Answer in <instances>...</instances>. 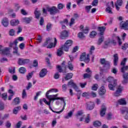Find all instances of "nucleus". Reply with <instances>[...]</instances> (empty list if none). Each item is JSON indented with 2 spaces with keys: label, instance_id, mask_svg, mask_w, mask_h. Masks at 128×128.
<instances>
[{
  "label": "nucleus",
  "instance_id": "nucleus-1",
  "mask_svg": "<svg viewBox=\"0 0 128 128\" xmlns=\"http://www.w3.org/2000/svg\"><path fill=\"white\" fill-rule=\"evenodd\" d=\"M72 44H74V42H72V40H67L64 45L62 46L58 50V56H62L64 54V51H62V50H64V52H68V50H70V47L72 46Z\"/></svg>",
  "mask_w": 128,
  "mask_h": 128
},
{
  "label": "nucleus",
  "instance_id": "nucleus-2",
  "mask_svg": "<svg viewBox=\"0 0 128 128\" xmlns=\"http://www.w3.org/2000/svg\"><path fill=\"white\" fill-rule=\"evenodd\" d=\"M58 92V90L55 88H52L49 90H48L46 94V96L47 98H56V100H63L64 104V98H58V94H54V95H49L50 92ZM58 98V99H56Z\"/></svg>",
  "mask_w": 128,
  "mask_h": 128
},
{
  "label": "nucleus",
  "instance_id": "nucleus-3",
  "mask_svg": "<svg viewBox=\"0 0 128 128\" xmlns=\"http://www.w3.org/2000/svg\"><path fill=\"white\" fill-rule=\"evenodd\" d=\"M108 82L110 84L108 85V88L110 90H114L116 86H118L116 80H115L112 76H110L107 78Z\"/></svg>",
  "mask_w": 128,
  "mask_h": 128
},
{
  "label": "nucleus",
  "instance_id": "nucleus-4",
  "mask_svg": "<svg viewBox=\"0 0 128 128\" xmlns=\"http://www.w3.org/2000/svg\"><path fill=\"white\" fill-rule=\"evenodd\" d=\"M80 60L81 62H84L86 64H88L90 60V54H88L86 56V52L82 53L80 56Z\"/></svg>",
  "mask_w": 128,
  "mask_h": 128
},
{
  "label": "nucleus",
  "instance_id": "nucleus-5",
  "mask_svg": "<svg viewBox=\"0 0 128 128\" xmlns=\"http://www.w3.org/2000/svg\"><path fill=\"white\" fill-rule=\"evenodd\" d=\"M100 64L103 66V68L105 70H108L110 68V62L106 60V58H101Z\"/></svg>",
  "mask_w": 128,
  "mask_h": 128
},
{
  "label": "nucleus",
  "instance_id": "nucleus-6",
  "mask_svg": "<svg viewBox=\"0 0 128 128\" xmlns=\"http://www.w3.org/2000/svg\"><path fill=\"white\" fill-rule=\"evenodd\" d=\"M47 10L48 12H50V14H51V16H54V14L60 12V10H58V9L54 6H53L51 8H48Z\"/></svg>",
  "mask_w": 128,
  "mask_h": 128
},
{
  "label": "nucleus",
  "instance_id": "nucleus-7",
  "mask_svg": "<svg viewBox=\"0 0 128 128\" xmlns=\"http://www.w3.org/2000/svg\"><path fill=\"white\" fill-rule=\"evenodd\" d=\"M28 62H30V59H24L22 58L18 59V64L19 66H24V64H26Z\"/></svg>",
  "mask_w": 128,
  "mask_h": 128
},
{
  "label": "nucleus",
  "instance_id": "nucleus-8",
  "mask_svg": "<svg viewBox=\"0 0 128 128\" xmlns=\"http://www.w3.org/2000/svg\"><path fill=\"white\" fill-rule=\"evenodd\" d=\"M72 86V88L75 90L76 92H80V89H78V85H76V83L74 82V80H70L68 82V86Z\"/></svg>",
  "mask_w": 128,
  "mask_h": 128
},
{
  "label": "nucleus",
  "instance_id": "nucleus-9",
  "mask_svg": "<svg viewBox=\"0 0 128 128\" xmlns=\"http://www.w3.org/2000/svg\"><path fill=\"white\" fill-rule=\"evenodd\" d=\"M120 28L122 30H128V20L126 22L122 21L120 23Z\"/></svg>",
  "mask_w": 128,
  "mask_h": 128
},
{
  "label": "nucleus",
  "instance_id": "nucleus-10",
  "mask_svg": "<svg viewBox=\"0 0 128 128\" xmlns=\"http://www.w3.org/2000/svg\"><path fill=\"white\" fill-rule=\"evenodd\" d=\"M67 38H68V32L66 30H64L61 32L60 35V38H61V40H66Z\"/></svg>",
  "mask_w": 128,
  "mask_h": 128
},
{
  "label": "nucleus",
  "instance_id": "nucleus-11",
  "mask_svg": "<svg viewBox=\"0 0 128 128\" xmlns=\"http://www.w3.org/2000/svg\"><path fill=\"white\" fill-rule=\"evenodd\" d=\"M122 90H124V86L119 85L118 86L117 90H116L114 96H120V94H122Z\"/></svg>",
  "mask_w": 128,
  "mask_h": 128
},
{
  "label": "nucleus",
  "instance_id": "nucleus-12",
  "mask_svg": "<svg viewBox=\"0 0 128 128\" xmlns=\"http://www.w3.org/2000/svg\"><path fill=\"white\" fill-rule=\"evenodd\" d=\"M123 80L122 82V84H128V72L123 73Z\"/></svg>",
  "mask_w": 128,
  "mask_h": 128
},
{
  "label": "nucleus",
  "instance_id": "nucleus-13",
  "mask_svg": "<svg viewBox=\"0 0 128 128\" xmlns=\"http://www.w3.org/2000/svg\"><path fill=\"white\" fill-rule=\"evenodd\" d=\"M86 109L88 110H92L94 108V102H88L86 103Z\"/></svg>",
  "mask_w": 128,
  "mask_h": 128
},
{
  "label": "nucleus",
  "instance_id": "nucleus-14",
  "mask_svg": "<svg viewBox=\"0 0 128 128\" xmlns=\"http://www.w3.org/2000/svg\"><path fill=\"white\" fill-rule=\"evenodd\" d=\"M76 116L78 118V116H82L80 118V121L82 122V120H84V111H82V110L78 111L77 112V114H76Z\"/></svg>",
  "mask_w": 128,
  "mask_h": 128
},
{
  "label": "nucleus",
  "instance_id": "nucleus-15",
  "mask_svg": "<svg viewBox=\"0 0 128 128\" xmlns=\"http://www.w3.org/2000/svg\"><path fill=\"white\" fill-rule=\"evenodd\" d=\"M48 74V70L43 68L40 72L39 76L40 78H44L45 76Z\"/></svg>",
  "mask_w": 128,
  "mask_h": 128
},
{
  "label": "nucleus",
  "instance_id": "nucleus-16",
  "mask_svg": "<svg viewBox=\"0 0 128 128\" xmlns=\"http://www.w3.org/2000/svg\"><path fill=\"white\" fill-rule=\"evenodd\" d=\"M122 6V0H117L115 3V6L117 10H120V6Z\"/></svg>",
  "mask_w": 128,
  "mask_h": 128
},
{
  "label": "nucleus",
  "instance_id": "nucleus-17",
  "mask_svg": "<svg viewBox=\"0 0 128 128\" xmlns=\"http://www.w3.org/2000/svg\"><path fill=\"white\" fill-rule=\"evenodd\" d=\"M18 39L14 40V41L10 43L9 46L10 48H17L18 44Z\"/></svg>",
  "mask_w": 128,
  "mask_h": 128
},
{
  "label": "nucleus",
  "instance_id": "nucleus-18",
  "mask_svg": "<svg viewBox=\"0 0 128 128\" xmlns=\"http://www.w3.org/2000/svg\"><path fill=\"white\" fill-rule=\"evenodd\" d=\"M58 42V40H56V38H54V43L50 42V44H48L47 46V48H55L56 46V44Z\"/></svg>",
  "mask_w": 128,
  "mask_h": 128
},
{
  "label": "nucleus",
  "instance_id": "nucleus-19",
  "mask_svg": "<svg viewBox=\"0 0 128 128\" xmlns=\"http://www.w3.org/2000/svg\"><path fill=\"white\" fill-rule=\"evenodd\" d=\"M2 24L4 28H6L8 26V20L7 18L4 17L2 20Z\"/></svg>",
  "mask_w": 128,
  "mask_h": 128
},
{
  "label": "nucleus",
  "instance_id": "nucleus-20",
  "mask_svg": "<svg viewBox=\"0 0 128 128\" xmlns=\"http://www.w3.org/2000/svg\"><path fill=\"white\" fill-rule=\"evenodd\" d=\"M122 114H125V116H124V119L128 120V108H125L122 110Z\"/></svg>",
  "mask_w": 128,
  "mask_h": 128
},
{
  "label": "nucleus",
  "instance_id": "nucleus-21",
  "mask_svg": "<svg viewBox=\"0 0 128 128\" xmlns=\"http://www.w3.org/2000/svg\"><path fill=\"white\" fill-rule=\"evenodd\" d=\"M106 30V26H103L101 27H98V32H100L99 36H104V33Z\"/></svg>",
  "mask_w": 128,
  "mask_h": 128
},
{
  "label": "nucleus",
  "instance_id": "nucleus-22",
  "mask_svg": "<svg viewBox=\"0 0 128 128\" xmlns=\"http://www.w3.org/2000/svg\"><path fill=\"white\" fill-rule=\"evenodd\" d=\"M106 88H104V86H102L100 88V90L98 92V94L100 96H104L106 94Z\"/></svg>",
  "mask_w": 128,
  "mask_h": 128
},
{
  "label": "nucleus",
  "instance_id": "nucleus-23",
  "mask_svg": "<svg viewBox=\"0 0 128 128\" xmlns=\"http://www.w3.org/2000/svg\"><path fill=\"white\" fill-rule=\"evenodd\" d=\"M10 49L9 48H5L4 50H2V54L5 56H10Z\"/></svg>",
  "mask_w": 128,
  "mask_h": 128
},
{
  "label": "nucleus",
  "instance_id": "nucleus-24",
  "mask_svg": "<svg viewBox=\"0 0 128 128\" xmlns=\"http://www.w3.org/2000/svg\"><path fill=\"white\" fill-rule=\"evenodd\" d=\"M20 24V20H12L10 22V24L12 26H18Z\"/></svg>",
  "mask_w": 128,
  "mask_h": 128
},
{
  "label": "nucleus",
  "instance_id": "nucleus-25",
  "mask_svg": "<svg viewBox=\"0 0 128 128\" xmlns=\"http://www.w3.org/2000/svg\"><path fill=\"white\" fill-rule=\"evenodd\" d=\"M114 59V64L115 66H118V54H116L113 56Z\"/></svg>",
  "mask_w": 128,
  "mask_h": 128
},
{
  "label": "nucleus",
  "instance_id": "nucleus-26",
  "mask_svg": "<svg viewBox=\"0 0 128 128\" xmlns=\"http://www.w3.org/2000/svg\"><path fill=\"white\" fill-rule=\"evenodd\" d=\"M48 100H50L49 102H48V100H46V98H43V102H44L46 104H48V106H50V102H53L54 100H58V98H48Z\"/></svg>",
  "mask_w": 128,
  "mask_h": 128
},
{
  "label": "nucleus",
  "instance_id": "nucleus-27",
  "mask_svg": "<svg viewBox=\"0 0 128 128\" xmlns=\"http://www.w3.org/2000/svg\"><path fill=\"white\" fill-rule=\"evenodd\" d=\"M106 107L104 105H102V108L100 112V114L101 116H104L106 114Z\"/></svg>",
  "mask_w": 128,
  "mask_h": 128
},
{
  "label": "nucleus",
  "instance_id": "nucleus-28",
  "mask_svg": "<svg viewBox=\"0 0 128 128\" xmlns=\"http://www.w3.org/2000/svg\"><path fill=\"white\" fill-rule=\"evenodd\" d=\"M20 110H22V107L20 106L14 107L13 109L12 112L14 114H18V112Z\"/></svg>",
  "mask_w": 128,
  "mask_h": 128
},
{
  "label": "nucleus",
  "instance_id": "nucleus-29",
  "mask_svg": "<svg viewBox=\"0 0 128 128\" xmlns=\"http://www.w3.org/2000/svg\"><path fill=\"white\" fill-rule=\"evenodd\" d=\"M23 20L25 24H30V22L32 20V17L24 18Z\"/></svg>",
  "mask_w": 128,
  "mask_h": 128
},
{
  "label": "nucleus",
  "instance_id": "nucleus-30",
  "mask_svg": "<svg viewBox=\"0 0 128 128\" xmlns=\"http://www.w3.org/2000/svg\"><path fill=\"white\" fill-rule=\"evenodd\" d=\"M118 103L120 106H126V100L124 98H121L118 100Z\"/></svg>",
  "mask_w": 128,
  "mask_h": 128
},
{
  "label": "nucleus",
  "instance_id": "nucleus-31",
  "mask_svg": "<svg viewBox=\"0 0 128 128\" xmlns=\"http://www.w3.org/2000/svg\"><path fill=\"white\" fill-rule=\"evenodd\" d=\"M74 76V74L70 72L66 74V76H65V80H70V78H72V76Z\"/></svg>",
  "mask_w": 128,
  "mask_h": 128
},
{
  "label": "nucleus",
  "instance_id": "nucleus-32",
  "mask_svg": "<svg viewBox=\"0 0 128 128\" xmlns=\"http://www.w3.org/2000/svg\"><path fill=\"white\" fill-rule=\"evenodd\" d=\"M52 38H47L46 42L42 45V46H48V44L50 42H52Z\"/></svg>",
  "mask_w": 128,
  "mask_h": 128
},
{
  "label": "nucleus",
  "instance_id": "nucleus-33",
  "mask_svg": "<svg viewBox=\"0 0 128 128\" xmlns=\"http://www.w3.org/2000/svg\"><path fill=\"white\" fill-rule=\"evenodd\" d=\"M104 36H100L98 40V46H100V44H102V42H104Z\"/></svg>",
  "mask_w": 128,
  "mask_h": 128
},
{
  "label": "nucleus",
  "instance_id": "nucleus-34",
  "mask_svg": "<svg viewBox=\"0 0 128 128\" xmlns=\"http://www.w3.org/2000/svg\"><path fill=\"white\" fill-rule=\"evenodd\" d=\"M34 14H35L36 18H37V20H38V18H40V11L36 9V10L34 12Z\"/></svg>",
  "mask_w": 128,
  "mask_h": 128
},
{
  "label": "nucleus",
  "instance_id": "nucleus-35",
  "mask_svg": "<svg viewBox=\"0 0 128 128\" xmlns=\"http://www.w3.org/2000/svg\"><path fill=\"white\" fill-rule=\"evenodd\" d=\"M18 71L20 74H24L26 72V70L24 67H21L19 68Z\"/></svg>",
  "mask_w": 128,
  "mask_h": 128
},
{
  "label": "nucleus",
  "instance_id": "nucleus-36",
  "mask_svg": "<svg viewBox=\"0 0 128 128\" xmlns=\"http://www.w3.org/2000/svg\"><path fill=\"white\" fill-rule=\"evenodd\" d=\"M93 124L95 128H98L102 126V122L98 120H96L94 122Z\"/></svg>",
  "mask_w": 128,
  "mask_h": 128
},
{
  "label": "nucleus",
  "instance_id": "nucleus-37",
  "mask_svg": "<svg viewBox=\"0 0 128 128\" xmlns=\"http://www.w3.org/2000/svg\"><path fill=\"white\" fill-rule=\"evenodd\" d=\"M68 68L70 70H74V65L70 61L68 62Z\"/></svg>",
  "mask_w": 128,
  "mask_h": 128
},
{
  "label": "nucleus",
  "instance_id": "nucleus-38",
  "mask_svg": "<svg viewBox=\"0 0 128 128\" xmlns=\"http://www.w3.org/2000/svg\"><path fill=\"white\" fill-rule=\"evenodd\" d=\"M126 70H128V66H123L120 70L121 72H122V74L126 73Z\"/></svg>",
  "mask_w": 128,
  "mask_h": 128
},
{
  "label": "nucleus",
  "instance_id": "nucleus-39",
  "mask_svg": "<svg viewBox=\"0 0 128 128\" xmlns=\"http://www.w3.org/2000/svg\"><path fill=\"white\" fill-rule=\"evenodd\" d=\"M96 36V31H92L90 34V38H94V36Z\"/></svg>",
  "mask_w": 128,
  "mask_h": 128
},
{
  "label": "nucleus",
  "instance_id": "nucleus-40",
  "mask_svg": "<svg viewBox=\"0 0 128 128\" xmlns=\"http://www.w3.org/2000/svg\"><path fill=\"white\" fill-rule=\"evenodd\" d=\"M56 68L58 69V72H65V73L66 72V70L64 71V70H62V68L60 65H58L57 66Z\"/></svg>",
  "mask_w": 128,
  "mask_h": 128
},
{
  "label": "nucleus",
  "instance_id": "nucleus-41",
  "mask_svg": "<svg viewBox=\"0 0 128 128\" xmlns=\"http://www.w3.org/2000/svg\"><path fill=\"white\" fill-rule=\"evenodd\" d=\"M72 111H70L68 114V115L64 116V118H66V120H68L70 118H72L73 114Z\"/></svg>",
  "mask_w": 128,
  "mask_h": 128
},
{
  "label": "nucleus",
  "instance_id": "nucleus-42",
  "mask_svg": "<svg viewBox=\"0 0 128 128\" xmlns=\"http://www.w3.org/2000/svg\"><path fill=\"white\" fill-rule=\"evenodd\" d=\"M66 106V102H64V107L60 111L56 112V111L52 110V112H55V114H60V112H64V108Z\"/></svg>",
  "mask_w": 128,
  "mask_h": 128
},
{
  "label": "nucleus",
  "instance_id": "nucleus-43",
  "mask_svg": "<svg viewBox=\"0 0 128 128\" xmlns=\"http://www.w3.org/2000/svg\"><path fill=\"white\" fill-rule=\"evenodd\" d=\"M66 106V102H64V107L60 111L56 112V111L52 110V112H55V114H60V112H64V108Z\"/></svg>",
  "mask_w": 128,
  "mask_h": 128
},
{
  "label": "nucleus",
  "instance_id": "nucleus-44",
  "mask_svg": "<svg viewBox=\"0 0 128 128\" xmlns=\"http://www.w3.org/2000/svg\"><path fill=\"white\" fill-rule=\"evenodd\" d=\"M52 24L50 23H48L46 26V30L50 32L52 30Z\"/></svg>",
  "mask_w": 128,
  "mask_h": 128
},
{
  "label": "nucleus",
  "instance_id": "nucleus-45",
  "mask_svg": "<svg viewBox=\"0 0 128 128\" xmlns=\"http://www.w3.org/2000/svg\"><path fill=\"white\" fill-rule=\"evenodd\" d=\"M32 76H34V72L28 73V75L26 76L28 80H30L32 78Z\"/></svg>",
  "mask_w": 128,
  "mask_h": 128
},
{
  "label": "nucleus",
  "instance_id": "nucleus-46",
  "mask_svg": "<svg viewBox=\"0 0 128 128\" xmlns=\"http://www.w3.org/2000/svg\"><path fill=\"white\" fill-rule=\"evenodd\" d=\"M83 76L84 78H90L92 77V73L84 74Z\"/></svg>",
  "mask_w": 128,
  "mask_h": 128
},
{
  "label": "nucleus",
  "instance_id": "nucleus-47",
  "mask_svg": "<svg viewBox=\"0 0 128 128\" xmlns=\"http://www.w3.org/2000/svg\"><path fill=\"white\" fill-rule=\"evenodd\" d=\"M112 9L110 7V6H108V7H107L106 9V12H108V14H112Z\"/></svg>",
  "mask_w": 128,
  "mask_h": 128
},
{
  "label": "nucleus",
  "instance_id": "nucleus-48",
  "mask_svg": "<svg viewBox=\"0 0 128 128\" xmlns=\"http://www.w3.org/2000/svg\"><path fill=\"white\" fill-rule=\"evenodd\" d=\"M78 36L80 38H81L82 40V38H86L84 34V33H82V32H80L78 34Z\"/></svg>",
  "mask_w": 128,
  "mask_h": 128
},
{
  "label": "nucleus",
  "instance_id": "nucleus-49",
  "mask_svg": "<svg viewBox=\"0 0 128 128\" xmlns=\"http://www.w3.org/2000/svg\"><path fill=\"white\" fill-rule=\"evenodd\" d=\"M98 4V0H94L92 3V5L93 6H96Z\"/></svg>",
  "mask_w": 128,
  "mask_h": 128
},
{
  "label": "nucleus",
  "instance_id": "nucleus-50",
  "mask_svg": "<svg viewBox=\"0 0 128 128\" xmlns=\"http://www.w3.org/2000/svg\"><path fill=\"white\" fill-rule=\"evenodd\" d=\"M46 60L47 64H48V66L50 68H52V65H50V59L48 58H46Z\"/></svg>",
  "mask_w": 128,
  "mask_h": 128
},
{
  "label": "nucleus",
  "instance_id": "nucleus-51",
  "mask_svg": "<svg viewBox=\"0 0 128 128\" xmlns=\"http://www.w3.org/2000/svg\"><path fill=\"white\" fill-rule=\"evenodd\" d=\"M13 50H14V51H13V54H16V56H20V53H18V47H17V48H14Z\"/></svg>",
  "mask_w": 128,
  "mask_h": 128
},
{
  "label": "nucleus",
  "instance_id": "nucleus-52",
  "mask_svg": "<svg viewBox=\"0 0 128 128\" xmlns=\"http://www.w3.org/2000/svg\"><path fill=\"white\" fill-rule=\"evenodd\" d=\"M128 58H124L122 62H121L120 65L123 66H126V62Z\"/></svg>",
  "mask_w": 128,
  "mask_h": 128
},
{
  "label": "nucleus",
  "instance_id": "nucleus-53",
  "mask_svg": "<svg viewBox=\"0 0 128 128\" xmlns=\"http://www.w3.org/2000/svg\"><path fill=\"white\" fill-rule=\"evenodd\" d=\"M38 66V60H34L33 62L34 68H36Z\"/></svg>",
  "mask_w": 128,
  "mask_h": 128
},
{
  "label": "nucleus",
  "instance_id": "nucleus-54",
  "mask_svg": "<svg viewBox=\"0 0 128 128\" xmlns=\"http://www.w3.org/2000/svg\"><path fill=\"white\" fill-rule=\"evenodd\" d=\"M14 102L15 104H20V98L16 97L14 100Z\"/></svg>",
  "mask_w": 128,
  "mask_h": 128
},
{
  "label": "nucleus",
  "instance_id": "nucleus-55",
  "mask_svg": "<svg viewBox=\"0 0 128 128\" xmlns=\"http://www.w3.org/2000/svg\"><path fill=\"white\" fill-rule=\"evenodd\" d=\"M1 96H2V100H6V98H8V94L7 93H4L1 94Z\"/></svg>",
  "mask_w": 128,
  "mask_h": 128
},
{
  "label": "nucleus",
  "instance_id": "nucleus-56",
  "mask_svg": "<svg viewBox=\"0 0 128 128\" xmlns=\"http://www.w3.org/2000/svg\"><path fill=\"white\" fill-rule=\"evenodd\" d=\"M41 93L42 91H39L36 93V96L34 97V100H38V96H40Z\"/></svg>",
  "mask_w": 128,
  "mask_h": 128
},
{
  "label": "nucleus",
  "instance_id": "nucleus-57",
  "mask_svg": "<svg viewBox=\"0 0 128 128\" xmlns=\"http://www.w3.org/2000/svg\"><path fill=\"white\" fill-rule=\"evenodd\" d=\"M6 128H10L12 126V123L8 120L6 121V124H5Z\"/></svg>",
  "mask_w": 128,
  "mask_h": 128
},
{
  "label": "nucleus",
  "instance_id": "nucleus-58",
  "mask_svg": "<svg viewBox=\"0 0 128 128\" xmlns=\"http://www.w3.org/2000/svg\"><path fill=\"white\" fill-rule=\"evenodd\" d=\"M44 17H40V25L41 26H44Z\"/></svg>",
  "mask_w": 128,
  "mask_h": 128
},
{
  "label": "nucleus",
  "instance_id": "nucleus-59",
  "mask_svg": "<svg viewBox=\"0 0 128 128\" xmlns=\"http://www.w3.org/2000/svg\"><path fill=\"white\" fill-rule=\"evenodd\" d=\"M110 44V40L106 41L104 42V48H108V46Z\"/></svg>",
  "mask_w": 128,
  "mask_h": 128
},
{
  "label": "nucleus",
  "instance_id": "nucleus-60",
  "mask_svg": "<svg viewBox=\"0 0 128 128\" xmlns=\"http://www.w3.org/2000/svg\"><path fill=\"white\" fill-rule=\"evenodd\" d=\"M128 48V44L125 43L123 46H122V49L124 50H126V48Z\"/></svg>",
  "mask_w": 128,
  "mask_h": 128
},
{
  "label": "nucleus",
  "instance_id": "nucleus-61",
  "mask_svg": "<svg viewBox=\"0 0 128 128\" xmlns=\"http://www.w3.org/2000/svg\"><path fill=\"white\" fill-rule=\"evenodd\" d=\"M26 98V90L24 89L22 90V98Z\"/></svg>",
  "mask_w": 128,
  "mask_h": 128
},
{
  "label": "nucleus",
  "instance_id": "nucleus-62",
  "mask_svg": "<svg viewBox=\"0 0 128 128\" xmlns=\"http://www.w3.org/2000/svg\"><path fill=\"white\" fill-rule=\"evenodd\" d=\"M90 32V28L88 27H86L83 30V32L84 34H88Z\"/></svg>",
  "mask_w": 128,
  "mask_h": 128
},
{
  "label": "nucleus",
  "instance_id": "nucleus-63",
  "mask_svg": "<svg viewBox=\"0 0 128 128\" xmlns=\"http://www.w3.org/2000/svg\"><path fill=\"white\" fill-rule=\"evenodd\" d=\"M54 78H55V80H58V78H60V73H58V72H56L54 74Z\"/></svg>",
  "mask_w": 128,
  "mask_h": 128
},
{
  "label": "nucleus",
  "instance_id": "nucleus-64",
  "mask_svg": "<svg viewBox=\"0 0 128 128\" xmlns=\"http://www.w3.org/2000/svg\"><path fill=\"white\" fill-rule=\"evenodd\" d=\"M92 88V90H98V84H94Z\"/></svg>",
  "mask_w": 128,
  "mask_h": 128
}]
</instances>
